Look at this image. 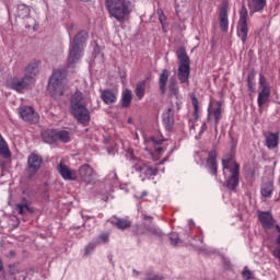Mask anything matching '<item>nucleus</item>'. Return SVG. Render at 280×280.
<instances>
[{
	"mask_svg": "<svg viewBox=\"0 0 280 280\" xmlns=\"http://www.w3.org/2000/svg\"><path fill=\"white\" fill-rule=\"evenodd\" d=\"M101 100L107 105L115 104V102H117V94L112 90H103L101 91Z\"/></svg>",
	"mask_w": 280,
	"mask_h": 280,
	"instance_id": "obj_25",
	"label": "nucleus"
},
{
	"mask_svg": "<svg viewBox=\"0 0 280 280\" xmlns=\"http://www.w3.org/2000/svg\"><path fill=\"white\" fill-rule=\"evenodd\" d=\"M163 141L165 140L156 137H150L145 140V150H148L149 154H151L153 161H159V159H161V154L165 152V148L161 147Z\"/></svg>",
	"mask_w": 280,
	"mask_h": 280,
	"instance_id": "obj_9",
	"label": "nucleus"
},
{
	"mask_svg": "<svg viewBox=\"0 0 280 280\" xmlns=\"http://www.w3.org/2000/svg\"><path fill=\"white\" fill-rule=\"evenodd\" d=\"M168 90L171 95H174L178 100V85L176 84V79H171L168 84Z\"/></svg>",
	"mask_w": 280,
	"mask_h": 280,
	"instance_id": "obj_35",
	"label": "nucleus"
},
{
	"mask_svg": "<svg viewBox=\"0 0 280 280\" xmlns=\"http://www.w3.org/2000/svg\"><path fill=\"white\" fill-rule=\"evenodd\" d=\"M57 171L63 180H78V172L69 168L65 163L60 162L57 166Z\"/></svg>",
	"mask_w": 280,
	"mask_h": 280,
	"instance_id": "obj_18",
	"label": "nucleus"
},
{
	"mask_svg": "<svg viewBox=\"0 0 280 280\" xmlns=\"http://www.w3.org/2000/svg\"><path fill=\"white\" fill-rule=\"evenodd\" d=\"M15 210L20 215H25L26 213H34V209L30 208V200L27 198H22L21 202L15 205Z\"/></svg>",
	"mask_w": 280,
	"mask_h": 280,
	"instance_id": "obj_24",
	"label": "nucleus"
},
{
	"mask_svg": "<svg viewBox=\"0 0 280 280\" xmlns=\"http://www.w3.org/2000/svg\"><path fill=\"white\" fill-rule=\"evenodd\" d=\"M222 167L225 178L224 185L230 191H235L240 187V163L235 161V156L232 153H229L222 159Z\"/></svg>",
	"mask_w": 280,
	"mask_h": 280,
	"instance_id": "obj_1",
	"label": "nucleus"
},
{
	"mask_svg": "<svg viewBox=\"0 0 280 280\" xmlns=\"http://www.w3.org/2000/svg\"><path fill=\"white\" fill-rule=\"evenodd\" d=\"M18 10H19V12H23L22 14H23L24 16H27V14H30V9H28L27 7H25V5H20V7L18 8Z\"/></svg>",
	"mask_w": 280,
	"mask_h": 280,
	"instance_id": "obj_44",
	"label": "nucleus"
},
{
	"mask_svg": "<svg viewBox=\"0 0 280 280\" xmlns=\"http://www.w3.org/2000/svg\"><path fill=\"white\" fill-rule=\"evenodd\" d=\"M130 104H132V91L126 89L121 94V108H130Z\"/></svg>",
	"mask_w": 280,
	"mask_h": 280,
	"instance_id": "obj_29",
	"label": "nucleus"
},
{
	"mask_svg": "<svg viewBox=\"0 0 280 280\" xmlns=\"http://www.w3.org/2000/svg\"><path fill=\"white\" fill-rule=\"evenodd\" d=\"M267 1L266 0H250L248 3L249 10L252 12H261L264 8H266Z\"/></svg>",
	"mask_w": 280,
	"mask_h": 280,
	"instance_id": "obj_31",
	"label": "nucleus"
},
{
	"mask_svg": "<svg viewBox=\"0 0 280 280\" xmlns=\"http://www.w3.org/2000/svg\"><path fill=\"white\" fill-rule=\"evenodd\" d=\"M95 170H93V167H91V165L89 164H83L80 166L79 168V177L81 178V180L83 183H85V185H91V183H93V180H95Z\"/></svg>",
	"mask_w": 280,
	"mask_h": 280,
	"instance_id": "obj_14",
	"label": "nucleus"
},
{
	"mask_svg": "<svg viewBox=\"0 0 280 280\" xmlns=\"http://www.w3.org/2000/svg\"><path fill=\"white\" fill-rule=\"evenodd\" d=\"M0 154L3 156V159H11L12 152H10V148L8 147V143L3 139V136L0 133Z\"/></svg>",
	"mask_w": 280,
	"mask_h": 280,
	"instance_id": "obj_32",
	"label": "nucleus"
},
{
	"mask_svg": "<svg viewBox=\"0 0 280 280\" xmlns=\"http://www.w3.org/2000/svg\"><path fill=\"white\" fill-rule=\"evenodd\" d=\"M258 220L264 229H271L275 226V219L270 212H259Z\"/></svg>",
	"mask_w": 280,
	"mask_h": 280,
	"instance_id": "obj_20",
	"label": "nucleus"
},
{
	"mask_svg": "<svg viewBox=\"0 0 280 280\" xmlns=\"http://www.w3.org/2000/svg\"><path fill=\"white\" fill-rule=\"evenodd\" d=\"M133 272H135V275H136L137 277H139V271L133 270Z\"/></svg>",
	"mask_w": 280,
	"mask_h": 280,
	"instance_id": "obj_50",
	"label": "nucleus"
},
{
	"mask_svg": "<svg viewBox=\"0 0 280 280\" xmlns=\"http://www.w3.org/2000/svg\"><path fill=\"white\" fill-rule=\"evenodd\" d=\"M163 124L166 130L174 128V110L168 108L166 113L163 114Z\"/></svg>",
	"mask_w": 280,
	"mask_h": 280,
	"instance_id": "obj_27",
	"label": "nucleus"
},
{
	"mask_svg": "<svg viewBox=\"0 0 280 280\" xmlns=\"http://www.w3.org/2000/svg\"><path fill=\"white\" fill-rule=\"evenodd\" d=\"M276 230L278 231V233H280V226L276 225Z\"/></svg>",
	"mask_w": 280,
	"mask_h": 280,
	"instance_id": "obj_49",
	"label": "nucleus"
},
{
	"mask_svg": "<svg viewBox=\"0 0 280 280\" xmlns=\"http://www.w3.org/2000/svg\"><path fill=\"white\" fill-rule=\"evenodd\" d=\"M32 78L25 77L22 79L13 78L7 82V86L9 89H13V91H18V93H23L25 89H30L32 86Z\"/></svg>",
	"mask_w": 280,
	"mask_h": 280,
	"instance_id": "obj_12",
	"label": "nucleus"
},
{
	"mask_svg": "<svg viewBox=\"0 0 280 280\" xmlns=\"http://www.w3.org/2000/svg\"><path fill=\"white\" fill-rule=\"evenodd\" d=\"M175 104H176L177 110H180V104H183V103L180 101H177Z\"/></svg>",
	"mask_w": 280,
	"mask_h": 280,
	"instance_id": "obj_46",
	"label": "nucleus"
},
{
	"mask_svg": "<svg viewBox=\"0 0 280 280\" xmlns=\"http://www.w3.org/2000/svg\"><path fill=\"white\" fill-rule=\"evenodd\" d=\"M170 80V70L163 69L160 78H159V85H160V93L161 95H165L167 91V81Z\"/></svg>",
	"mask_w": 280,
	"mask_h": 280,
	"instance_id": "obj_22",
	"label": "nucleus"
},
{
	"mask_svg": "<svg viewBox=\"0 0 280 280\" xmlns=\"http://www.w3.org/2000/svg\"><path fill=\"white\" fill-rule=\"evenodd\" d=\"M128 124H132V118H128Z\"/></svg>",
	"mask_w": 280,
	"mask_h": 280,
	"instance_id": "obj_51",
	"label": "nucleus"
},
{
	"mask_svg": "<svg viewBox=\"0 0 280 280\" xmlns=\"http://www.w3.org/2000/svg\"><path fill=\"white\" fill-rule=\"evenodd\" d=\"M98 240H101V242H103V244H108V242L110 240V234L109 233H103L98 236Z\"/></svg>",
	"mask_w": 280,
	"mask_h": 280,
	"instance_id": "obj_40",
	"label": "nucleus"
},
{
	"mask_svg": "<svg viewBox=\"0 0 280 280\" xmlns=\"http://www.w3.org/2000/svg\"><path fill=\"white\" fill-rule=\"evenodd\" d=\"M259 88L260 92L258 93L257 104L260 108H262L268 100H270L271 93L270 84H268V80H266L264 74H259Z\"/></svg>",
	"mask_w": 280,
	"mask_h": 280,
	"instance_id": "obj_11",
	"label": "nucleus"
},
{
	"mask_svg": "<svg viewBox=\"0 0 280 280\" xmlns=\"http://www.w3.org/2000/svg\"><path fill=\"white\" fill-rule=\"evenodd\" d=\"M142 220H149V222H152V220H154V218H152L148 214H142Z\"/></svg>",
	"mask_w": 280,
	"mask_h": 280,
	"instance_id": "obj_45",
	"label": "nucleus"
},
{
	"mask_svg": "<svg viewBox=\"0 0 280 280\" xmlns=\"http://www.w3.org/2000/svg\"><path fill=\"white\" fill-rule=\"evenodd\" d=\"M105 5L110 16H114L119 23L126 21V16L132 12V2L130 0H105Z\"/></svg>",
	"mask_w": 280,
	"mask_h": 280,
	"instance_id": "obj_3",
	"label": "nucleus"
},
{
	"mask_svg": "<svg viewBox=\"0 0 280 280\" xmlns=\"http://www.w3.org/2000/svg\"><path fill=\"white\" fill-rule=\"evenodd\" d=\"M39 65H40V62H38V61H32L25 68V75L24 77L25 78H31L33 84H34V78H36V75H38Z\"/></svg>",
	"mask_w": 280,
	"mask_h": 280,
	"instance_id": "obj_21",
	"label": "nucleus"
},
{
	"mask_svg": "<svg viewBox=\"0 0 280 280\" xmlns=\"http://www.w3.org/2000/svg\"><path fill=\"white\" fill-rule=\"evenodd\" d=\"M206 167L212 176H218V151L215 149H212L208 153Z\"/></svg>",
	"mask_w": 280,
	"mask_h": 280,
	"instance_id": "obj_17",
	"label": "nucleus"
},
{
	"mask_svg": "<svg viewBox=\"0 0 280 280\" xmlns=\"http://www.w3.org/2000/svg\"><path fill=\"white\" fill-rule=\"evenodd\" d=\"M265 139H266L265 145L269 150H275V148H279V133L268 132L265 136Z\"/></svg>",
	"mask_w": 280,
	"mask_h": 280,
	"instance_id": "obj_23",
	"label": "nucleus"
},
{
	"mask_svg": "<svg viewBox=\"0 0 280 280\" xmlns=\"http://www.w3.org/2000/svg\"><path fill=\"white\" fill-rule=\"evenodd\" d=\"M70 108L74 119H77L79 124L86 126L91 121V113L89 108H86V101H84V94H82V92L77 91L72 95Z\"/></svg>",
	"mask_w": 280,
	"mask_h": 280,
	"instance_id": "obj_2",
	"label": "nucleus"
},
{
	"mask_svg": "<svg viewBox=\"0 0 280 280\" xmlns=\"http://www.w3.org/2000/svg\"><path fill=\"white\" fill-rule=\"evenodd\" d=\"M42 139L45 143H56L58 142L57 130L47 129L42 133Z\"/></svg>",
	"mask_w": 280,
	"mask_h": 280,
	"instance_id": "obj_26",
	"label": "nucleus"
},
{
	"mask_svg": "<svg viewBox=\"0 0 280 280\" xmlns=\"http://www.w3.org/2000/svg\"><path fill=\"white\" fill-rule=\"evenodd\" d=\"M144 280H163V276L150 271L145 273Z\"/></svg>",
	"mask_w": 280,
	"mask_h": 280,
	"instance_id": "obj_36",
	"label": "nucleus"
},
{
	"mask_svg": "<svg viewBox=\"0 0 280 280\" xmlns=\"http://www.w3.org/2000/svg\"><path fill=\"white\" fill-rule=\"evenodd\" d=\"M191 104H192V107H194L192 117H194L195 121H198V119L200 118V104H199L198 98L196 97V95H194L191 97Z\"/></svg>",
	"mask_w": 280,
	"mask_h": 280,
	"instance_id": "obj_33",
	"label": "nucleus"
},
{
	"mask_svg": "<svg viewBox=\"0 0 280 280\" xmlns=\"http://www.w3.org/2000/svg\"><path fill=\"white\" fill-rule=\"evenodd\" d=\"M202 128H207V125L203 124Z\"/></svg>",
	"mask_w": 280,
	"mask_h": 280,
	"instance_id": "obj_52",
	"label": "nucleus"
},
{
	"mask_svg": "<svg viewBox=\"0 0 280 280\" xmlns=\"http://www.w3.org/2000/svg\"><path fill=\"white\" fill-rule=\"evenodd\" d=\"M147 231H149L151 235H156V237H163V232L156 226H149L147 228Z\"/></svg>",
	"mask_w": 280,
	"mask_h": 280,
	"instance_id": "obj_37",
	"label": "nucleus"
},
{
	"mask_svg": "<svg viewBox=\"0 0 280 280\" xmlns=\"http://www.w3.org/2000/svg\"><path fill=\"white\" fill-rule=\"evenodd\" d=\"M237 36H240L243 44L248 40V9H246V4H243L240 10Z\"/></svg>",
	"mask_w": 280,
	"mask_h": 280,
	"instance_id": "obj_8",
	"label": "nucleus"
},
{
	"mask_svg": "<svg viewBox=\"0 0 280 280\" xmlns=\"http://www.w3.org/2000/svg\"><path fill=\"white\" fill-rule=\"evenodd\" d=\"M253 80H255V75H248L247 77V84H248V89L249 91H253V86H255V84L253 83Z\"/></svg>",
	"mask_w": 280,
	"mask_h": 280,
	"instance_id": "obj_43",
	"label": "nucleus"
},
{
	"mask_svg": "<svg viewBox=\"0 0 280 280\" xmlns=\"http://www.w3.org/2000/svg\"><path fill=\"white\" fill-rule=\"evenodd\" d=\"M148 84V79L139 81L136 84V97H138V100H143V97L145 96V85Z\"/></svg>",
	"mask_w": 280,
	"mask_h": 280,
	"instance_id": "obj_30",
	"label": "nucleus"
},
{
	"mask_svg": "<svg viewBox=\"0 0 280 280\" xmlns=\"http://www.w3.org/2000/svg\"><path fill=\"white\" fill-rule=\"evenodd\" d=\"M20 117L23 119V121H26V124H38V113L34 110L31 106H23L20 108Z\"/></svg>",
	"mask_w": 280,
	"mask_h": 280,
	"instance_id": "obj_15",
	"label": "nucleus"
},
{
	"mask_svg": "<svg viewBox=\"0 0 280 280\" xmlns=\"http://www.w3.org/2000/svg\"><path fill=\"white\" fill-rule=\"evenodd\" d=\"M86 40H89V32L86 31H81L74 36L69 49L68 67H73L82 58V49H84Z\"/></svg>",
	"mask_w": 280,
	"mask_h": 280,
	"instance_id": "obj_5",
	"label": "nucleus"
},
{
	"mask_svg": "<svg viewBox=\"0 0 280 280\" xmlns=\"http://www.w3.org/2000/svg\"><path fill=\"white\" fill-rule=\"evenodd\" d=\"M57 141H60L61 143H69L71 141V137L69 135V131L67 130H57Z\"/></svg>",
	"mask_w": 280,
	"mask_h": 280,
	"instance_id": "obj_34",
	"label": "nucleus"
},
{
	"mask_svg": "<svg viewBox=\"0 0 280 280\" xmlns=\"http://www.w3.org/2000/svg\"><path fill=\"white\" fill-rule=\"evenodd\" d=\"M219 23L223 32H229V0L222 2L219 11Z\"/></svg>",
	"mask_w": 280,
	"mask_h": 280,
	"instance_id": "obj_16",
	"label": "nucleus"
},
{
	"mask_svg": "<svg viewBox=\"0 0 280 280\" xmlns=\"http://www.w3.org/2000/svg\"><path fill=\"white\" fill-rule=\"evenodd\" d=\"M132 233L135 235H144L145 234V228H143V225H135L132 228Z\"/></svg>",
	"mask_w": 280,
	"mask_h": 280,
	"instance_id": "obj_39",
	"label": "nucleus"
},
{
	"mask_svg": "<svg viewBox=\"0 0 280 280\" xmlns=\"http://www.w3.org/2000/svg\"><path fill=\"white\" fill-rule=\"evenodd\" d=\"M128 152L133 161V170L139 172L141 178H152V176L159 175V167L152 166L143 160L135 159L132 150H129Z\"/></svg>",
	"mask_w": 280,
	"mask_h": 280,
	"instance_id": "obj_7",
	"label": "nucleus"
},
{
	"mask_svg": "<svg viewBox=\"0 0 280 280\" xmlns=\"http://www.w3.org/2000/svg\"><path fill=\"white\" fill-rule=\"evenodd\" d=\"M242 277L245 280H250V279H253V272L248 269H245L242 271Z\"/></svg>",
	"mask_w": 280,
	"mask_h": 280,
	"instance_id": "obj_42",
	"label": "nucleus"
},
{
	"mask_svg": "<svg viewBox=\"0 0 280 280\" xmlns=\"http://www.w3.org/2000/svg\"><path fill=\"white\" fill-rule=\"evenodd\" d=\"M43 167V156L36 154V153H31L27 159V178L32 180L38 174V171Z\"/></svg>",
	"mask_w": 280,
	"mask_h": 280,
	"instance_id": "obj_10",
	"label": "nucleus"
},
{
	"mask_svg": "<svg viewBox=\"0 0 280 280\" xmlns=\"http://www.w3.org/2000/svg\"><path fill=\"white\" fill-rule=\"evenodd\" d=\"M211 108L208 109V121H211V117L214 119V130H218L220 119H222V103L214 101L211 103Z\"/></svg>",
	"mask_w": 280,
	"mask_h": 280,
	"instance_id": "obj_13",
	"label": "nucleus"
},
{
	"mask_svg": "<svg viewBox=\"0 0 280 280\" xmlns=\"http://www.w3.org/2000/svg\"><path fill=\"white\" fill-rule=\"evenodd\" d=\"M144 196H148V192H147V191H143V192H142L141 198H144Z\"/></svg>",
	"mask_w": 280,
	"mask_h": 280,
	"instance_id": "obj_48",
	"label": "nucleus"
},
{
	"mask_svg": "<svg viewBox=\"0 0 280 280\" xmlns=\"http://www.w3.org/2000/svg\"><path fill=\"white\" fill-rule=\"evenodd\" d=\"M170 242L172 246H177L178 242H180V240L178 238V234H171Z\"/></svg>",
	"mask_w": 280,
	"mask_h": 280,
	"instance_id": "obj_41",
	"label": "nucleus"
},
{
	"mask_svg": "<svg viewBox=\"0 0 280 280\" xmlns=\"http://www.w3.org/2000/svg\"><path fill=\"white\" fill-rule=\"evenodd\" d=\"M275 191V182H266L261 185L260 194L262 198H270Z\"/></svg>",
	"mask_w": 280,
	"mask_h": 280,
	"instance_id": "obj_28",
	"label": "nucleus"
},
{
	"mask_svg": "<svg viewBox=\"0 0 280 280\" xmlns=\"http://www.w3.org/2000/svg\"><path fill=\"white\" fill-rule=\"evenodd\" d=\"M96 246H97V243H89L85 246L84 256L89 257V255H91V253H93L95 250Z\"/></svg>",
	"mask_w": 280,
	"mask_h": 280,
	"instance_id": "obj_38",
	"label": "nucleus"
},
{
	"mask_svg": "<svg viewBox=\"0 0 280 280\" xmlns=\"http://www.w3.org/2000/svg\"><path fill=\"white\" fill-rule=\"evenodd\" d=\"M67 91V70H55L48 82V92L52 97H61Z\"/></svg>",
	"mask_w": 280,
	"mask_h": 280,
	"instance_id": "obj_4",
	"label": "nucleus"
},
{
	"mask_svg": "<svg viewBox=\"0 0 280 280\" xmlns=\"http://www.w3.org/2000/svg\"><path fill=\"white\" fill-rule=\"evenodd\" d=\"M109 222L113 224V226H116V229H119L120 231H126V229H130V226H132V221L117 217H113Z\"/></svg>",
	"mask_w": 280,
	"mask_h": 280,
	"instance_id": "obj_19",
	"label": "nucleus"
},
{
	"mask_svg": "<svg viewBox=\"0 0 280 280\" xmlns=\"http://www.w3.org/2000/svg\"><path fill=\"white\" fill-rule=\"evenodd\" d=\"M176 56L179 61L177 78L180 84L189 85V73H191V59H189V55H187V50H185V47H179L176 50Z\"/></svg>",
	"mask_w": 280,
	"mask_h": 280,
	"instance_id": "obj_6",
	"label": "nucleus"
},
{
	"mask_svg": "<svg viewBox=\"0 0 280 280\" xmlns=\"http://www.w3.org/2000/svg\"><path fill=\"white\" fill-rule=\"evenodd\" d=\"M1 270H3V262H1V260H0V272H1Z\"/></svg>",
	"mask_w": 280,
	"mask_h": 280,
	"instance_id": "obj_47",
	"label": "nucleus"
}]
</instances>
